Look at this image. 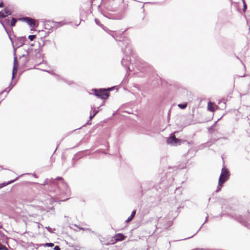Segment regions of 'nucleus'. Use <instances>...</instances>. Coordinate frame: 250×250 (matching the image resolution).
Listing matches in <instances>:
<instances>
[{
  "mask_svg": "<svg viewBox=\"0 0 250 250\" xmlns=\"http://www.w3.org/2000/svg\"><path fill=\"white\" fill-rule=\"evenodd\" d=\"M57 179L60 180L58 186L59 188L61 189L62 194H65L66 196H69L70 194V190L67 184L63 181L62 177H58Z\"/></svg>",
  "mask_w": 250,
  "mask_h": 250,
  "instance_id": "f257e3e1",
  "label": "nucleus"
},
{
  "mask_svg": "<svg viewBox=\"0 0 250 250\" xmlns=\"http://www.w3.org/2000/svg\"><path fill=\"white\" fill-rule=\"evenodd\" d=\"M229 175V172L228 169L223 167L222 169L221 173L219 179V186H222L223 183L228 179Z\"/></svg>",
  "mask_w": 250,
  "mask_h": 250,
  "instance_id": "f03ea898",
  "label": "nucleus"
},
{
  "mask_svg": "<svg viewBox=\"0 0 250 250\" xmlns=\"http://www.w3.org/2000/svg\"><path fill=\"white\" fill-rule=\"evenodd\" d=\"M167 144L172 146L180 145L181 140L175 137L174 133H171L169 138L167 140Z\"/></svg>",
  "mask_w": 250,
  "mask_h": 250,
  "instance_id": "7ed1b4c3",
  "label": "nucleus"
},
{
  "mask_svg": "<svg viewBox=\"0 0 250 250\" xmlns=\"http://www.w3.org/2000/svg\"><path fill=\"white\" fill-rule=\"evenodd\" d=\"M94 91L95 92V95L98 97L101 98V99H106L109 96L108 93L105 89H100L99 90L95 89Z\"/></svg>",
  "mask_w": 250,
  "mask_h": 250,
  "instance_id": "20e7f679",
  "label": "nucleus"
},
{
  "mask_svg": "<svg viewBox=\"0 0 250 250\" xmlns=\"http://www.w3.org/2000/svg\"><path fill=\"white\" fill-rule=\"evenodd\" d=\"M23 20L27 23L31 27H36L38 26V24L36 23V21L32 18L25 17L23 18Z\"/></svg>",
  "mask_w": 250,
  "mask_h": 250,
  "instance_id": "39448f33",
  "label": "nucleus"
},
{
  "mask_svg": "<svg viewBox=\"0 0 250 250\" xmlns=\"http://www.w3.org/2000/svg\"><path fill=\"white\" fill-rule=\"evenodd\" d=\"M126 236L122 233H117L114 236L115 241L112 242V244H114L118 241H122L125 239Z\"/></svg>",
  "mask_w": 250,
  "mask_h": 250,
  "instance_id": "423d86ee",
  "label": "nucleus"
},
{
  "mask_svg": "<svg viewBox=\"0 0 250 250\" xmlns=\"http://www.w3.org/2000/svg\"><path fill=\"white\" fill-rule=\"evenodd\" d=\"M18 66V65L17 57L15 56L14 59V66H13V72H12V79H14L15 74L17 72Z\"/></svg>",
  "mask_w": 250,
  "mask_h": 250,
  "instance_id": "0eeeda50",
  "label": "nucleus"
},
{
  "mask_svg": "<svg viewBox=\"0 0 250 250\" xmlns=\"http://www.w3.org/2000/svg\"><path fill=\"white\" fill-rule=\"evenodd\" d=\"M18 179V177H17L14 180H11L10 181H9L7 183H2V184H0V188L8 185H9L10 184H12L13 183H14L15 181H16V180H17Z\"/></svg>",
  "mask_w": 250,
  "mask_h": 250,
  "instance_id": "6e6552de",
  "label": "nucleus"
},
{
  "mask_svg": "<svg viewBox=\"0 0 250 250\" xmlns=\"http://www.w3.org/2000/svg\"><path fill=\"white\" fill-rule=\"evenodd\" d=\"M213 103L211 102H209L208 103V110H209L210 111H211V112H213L214 111V108L213 106Z\"/></svg>",
  "mask_w": 250,
  "mask_h": 250,
  "instance_id": "1a4fd4ad",
  "label": "nucleus"
},
{
  "mask_svg": "<svg viewBox=\"0 0 250 250\" xmlns=\"http://www.w3.org/2000/svg\"><path fill=\"white\" fill-rule=\"evenodd\" d=\"M135 214H136V210H133L131 213V215L127 219V220H126V222H129L130 221H131L132 218L134 217Z\"/></svg>",
  "mask_w": 250,
  "mask_h": 250,
  "instance_id": "9d476101",
  "label": "nucleus"
},
{
  "mask_svg": "<svg viewBox=\"0 0 250 250\" xmlns=\"http://www.w3.org/2000/svg\"><path fill=\"white\" fill-rule=\"evenodd\" d=\"M129 63V60L127 59H125V58L123 59L122 61V64L123 66H127Z\"/></svg>",
  "mask_w": 250,
  "mask_h": 250,
  "instance_id": "9b49d317",
  "label": "nucleus"
},
{
  "mask_svg": "<svg viewBox=\"0 0 250 250\" xmlns=\"http://www.w3.org/2000/svg\"><path fill=\"white\" fill-rule=\"evenodd\" d=\"M3 11H4V14H6V16L10 15L12 13V11L8 9V8H5L4 10H3Z\"/></svg>",
  "mask_w": 250,
  "mask_h": 250,
  "instance_id": "f8f14e48",
  "label": "nucleus"
},
{
  "mask_svg": "<svg viewBox=\"0 0 250 250\" xmlns=\"http://www.w3.org/2000/svg\"><path fill=\"white\" fill-rule=\"evenodd\" d=\"M1 24L3 25V26H4V24H10V20L9 19H5L3 22L1 21H0Z\"/></svg>",
  "mask_w": 250,
  "mask_h": 250,
  "instance_id": "ddd939ff",
  "label": "nucleus"
},
{
  "mask_svg": "<svg viewBox=\"0 0 250 250\" xmlns=\"http://www.w3.org/2000/svg\"><path fill=\"white\" fill-rule=\"evenodd\" d=\"M178 106L181 108V109H185L187 107V103H185V104H178Z\"/></svg>",
  "mask_w": 250,
  "mask_h": 250,
  "instance_id": "4468645a",
  "label": "nucleus"
},
{
  "mask_svg": "<svg viewBox=\"0 0 250 250\" xmlns=\"http://www.w3.org/2000/svg\"><path fill=\"white\" fill-rule=\"evenodd\" d=\"M16 22H17V20L15 18H13L11 19V21L10 22V24L11 26L13 27V26H15Z\"/></svg>",
  "mask_w": 250,
  "mask_h": 250,
  "instance_id": "2eb2a0df",
  "label": "nucleus"
},
{
  "mask_svg": "<svg viewBox=\"0 0 250 250\" xmlns=\"http://www.w3.org/2000/svg\"><path fill=\"white\" fill-rule=\"evenodd\" d=\"M123 52L126 54H129L131 53V49L130 47H126V49H124Z\"/></svg>",
  "mask_w": 250,
  "mask_h": 250,
  "instance_id": "dca6fc26",
  "label": "nucleus"
},
{
  "mask_svg": "<svg viewBox=\"0 0 250 250\" xmlns=\"http://www.w3.org/2000/svg\"><path fill=\"white\" fill-rule=\"evenodd\" d=\"M54 246V244L52 243H47L44 245V247H52Z\"/></svg>",
  "mask_w": 250,
  "mask_h": 250,
  "instance_id": "f3484780",
  "label": "nucleus"
},
{
  "mask_svg": "<svg viewBox=\"0 0 250 250\" xmlns=\"http://www.w3.org/2000/svg\"><path fill=\"white\" fill-rule=\"evenodd\" d=\"M6 17V14H4V11L2 10L0 12V18H4Z\"/></svg>",
  "mask_w": 250,
  "mask_h": 250,
  "instance_id": "a211bd4d",
  "label": "nucleus"
},
{
  "mask_svg": "<svg viewBox=\"0 0 250 250\" xmlns=\"http://www.w3.org/2000/svg\"><path fill=\"white\" fill-rule=\"evenodd\" d=\"M14 84L12 85L11 87L10 85L9 87L6 88L4 91H6L7 93H8L11 90V89L12 88V87L14 86Z\"/></svg>",
  "mask_w": 250,
  "mask_h": 250,
  "instance_id": "6ab92c4d",
  "label": "nucleus"
},
{
  "mask_svg": "<svg viewBox=\"0 0 250 250\" xmlns=\"http://www.w3.org/2000/svg\"><path fill=\"white\" fill-rule=\"evenodd\" d=\"M36 37V36L35 35H29L28 36V39L30 40V41H33Z\"/></svg>",
  "mask_w": 250,
  "mask_h": 250,
  "instance_id": "aec40b11",
  "label": "nucleus"
},
{
  "mask_svg": "<svg viewBox=\"0 0 250 250\" xmlns=\"http://www.w3.org/2000/svg\"><path fill=\"white\" fill-rule=\"evenodd\" d=\"M0 250H7V248L0 243Z\"/></svg>",
  "mask_w": 250,
  "mask_h": 250,
  "instance_id": "412c9836",
  "label": "nucleus"
},
{
  "mask_svg": "<svg viewBox=\"0 0 250 250\" xmlns=\"http://www.w3.org/2000/svg\"><path fill=\"white\" fill-rule=\"evenodd\" d=\"M243 5H244L243 11H245V10L247 8V5H246V4L244 0H243Z\"/></svg>",
  "mask_w": 250,
  "mask_h": 250,
  "instance_id": "4be33fe9",
  "label": "nucleus"
},
{
  "mask_svg": "<svg viewBox=\"0 0 250 250\" xmlns=\"http://www.w3.org/2000/svg\"><path fill=\"white\" fill-rule=\"evenodd\" d=\"M49 232H53V229L52 228H50L49 227H47L45 228Z\"/></svg>",
  "mask_w": 250,
  "mask_h": 250,
  "instance_id": "5701e85b",
  "label": "nucleus"
},
{
  "mask_svg": "<svg viewBox=\"0 0 250 250\" xmlns=\"http://www.w3.org/2000/svg\"><path fill=\"white\" fill-rule=\"evenodd\" d=\"M65 23H64L62 21L58 22V24L59 25V26H62L63 25H64Z\"/></svg>",
  "mask_w": 250,
  "mask_h": 250,
  "instance_id": "b1692460",
  "label": "nucleus"
},
{
  "mask_svg": "<svg viewBox=\"0 0 250 250\" xmlns=\"http://www.w3.org/2000/svg\"><path fill=\"white\" fill-rule=\"evenodd\" d=\"M93 116H95L97 114V113L98 112V110H96L95 109H94L93 110Z\"/></svg>",
  "mask_w": 250,
  "mask_h": 250,
  "instance_id": "393cba45",
  "label": "nucleus"
},
{
  "mask_svg": "<svg viewBox=\"0 0 250 250\" xmlns=\"http://www.w3.org/2000/svg\"><path fill=\"white\" fill-rule=\"evenodd\" d=\"M80 229L83 230H90V229L88 228H79Z\"/></svg>",
  "mask_w": 250,
  "mask_h": 250,
  "instance_id": "a878e982",
  "label": "nucleus"
},
{
  "mask_svg": "<svg viewBox=\"0 0 250 250\" xmlns=\"http://www.w3.org/2000/svg\"><path fill=\"white\" fill-rule=\"evenodd\" d=\"M54 250H60L61 249L58 246H56L54 247Z\"/></svg>",
  "mask_w": 250,
  "mask_h": 250,
  "instance_id": "bb28decb",
  "label": "nucleus"
},
{
  "mask_svg": "<svg viewBox=\"0 0 250 250\" xmlns=\"http://www.w3.org/2000/svg\"><path fill=\"white\" fill-rule=\"evenodd\" d=\"M221 186H219V185L218 186V187H217V188L216 190V192H218L221 190Z\"/></svg>",
  "mask_w": 250,
  "mask_h": 250,
  "instance_id": "cd10ccee",
  "label": "nucleus"
},
{
  "mask_svg": "<svg viewBox=\"0 0 250 250\" xmlns=\"http://www.w3.org/2000/svg\"><path fill=\"white\" fill-rule=\"evenodd\" d=\"M95 21L96 23L97 24L99 25V22H100L98 20H97V19H96L95 20Z\"/></svg>",
  "mask_w": 250,
  "mask_h": 250,
  "instance_id": "c85d7f7f",
  "label": "nucleus"
},
{
  "mask_svg": "<svg viewBox=\"0 0 250 250\" xmlns=\"http://www.w3.org/2000/svg\"><path fill=\"white\" fill-rule=\"evenodd\" d=\"M95 116H93V114H91L90 116V119H92Z\"/></svg>",
  "mask_w": 250,
  "mask_h": 250,
  "instance_id": "c756f323",
  "label": "nucleus"
},
{
  "mask_svg": "<svg viewBox=\"0 0 250 250\" xmlns=\"http://www.w3.org/2000/svg\"><path fill=\"white\" fill-rule=\"evenodd\" d=\"M3 7V3L2 2H1L0 3V7Z\"/></svg>",
  "mask_w": 250,
  "mask_h": 250,
  "instance_id": "7c9ffc66",
  "label": "nucleus"
},
{
  "mask_svg": "<svg viewBox=\"0 0 250 250\" xmlns=\"http://www.w3.org/2000/svg\"><path fill=\"white\" fill-rule=\"evenodd\" d=\"M247 23L249 25L250 24V21H247Z\"/></svg>",
  "mask_w": 250,
  "mask_h": 250,
  "instance_id": "2f4dec72",
  "label": "nucleus"
},
{
  "mask_svg": "<svg viewBox=\"0 0 250 250\" xmlns=\"http://www.w3.org/2000/svg\"><path fill=\"white\" fill-rule=\"evenodd\" d=\"M208 217V216L206 217L205 222H206L207 221Z\"/></svg>",
  "mask_w": 250,
  "mask_h": 250,
  "instance_id": "473e14b6",
  "label": "nucleus"
},
{
  "mask_svg": "<svg viewBox=\"0 0 250 250\" xmlns=\"http://www.w3.org/2000/svg\"><path fill=\"white\" fill-rule=\"evenodd\" d=\"M205 223H206L205 222H204V223H203V224H202V225H204V224H205Z\"/></svg>",
  "mask_w": 250,
  "mask_h": 250,
  "instance_id": "72a5a7b5",
  "label": "nucleus"
},
{
  "mask_svg": "<svg viewBox=\"0 0 250 250\" xmlns=\"http://www.w3.org/2000/svg\"><path fill=\"white\" fill-rule=\"evenodd\" d=\"M205 223H206L205 222H204V223H203V224H202V225H204V224H205Z\"/></svg>",
  "mask_w": 250,
  "mask_h": 250,
  "instance_id": "f704fd0d",
  "label": "nucleus"
},
{
  "mask_svg": "<svg viewBox=\"0 0 250 250\" xmlns=\"http://www.w3.org/2000/svg\"><path fill=\"white\" fill-rule=\"evenodd\" d=\"M205 223H206L205 222H204V223H203V224H202V225H204V224H205Z\"/></svg>",
  "mask_w": 250,
  "mask_h": 250,
  "instance_id": "c9c22d12",
  "label": "nucleus"
}]
</instances>
